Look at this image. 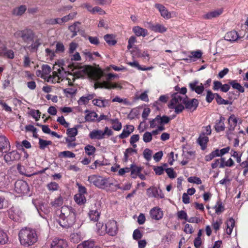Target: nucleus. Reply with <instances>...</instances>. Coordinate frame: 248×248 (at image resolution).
I'll list each match as a JSON object with an SVG mask.
<instances>
[{
  "label": "nucleus",
  "instance_id": "nucleus-53",
  "mask_svg": "<svg viewBox=\"0 0 248 248\" xmlns=\"http://www.w3.org/2000/svg\"><path fill=\"white\" fill-rule=\"evenodd\" d=\"M176 216L179 220H185L187 221L188 216L186 212L184 210H180L177 212Z\"/></svg>",
  "mask_w": 248,
  "mask_h": 248
},
{
  "label": "nucleus",
  "instance_id": "nucleus-56",
  "mask_svg": "<svg viewBox=\"0 0 248 248\" xmlns=\"http://www.w3.org/2000/svg\"><path fill=\"white\" fill-rule=\"evenodd\" d=\"M237 122L238 121L237 118L234 115H231L228 119V123L230 126L232 128H234L235 126H236Z\"/></svg>",
  "mask_w": 248,
  "mask_h": 248
},
{
  "label": "nucleus",
  "instance_id": "nucleus-9",
  "mask_svg": "<svg viewBox=\"0 0 248 248\" xmlns=\"http://www.w3.org/2000/svg\"><path fill=\"white\" fill-rule=\"evenodd\" d=\"M15 190L17 194L22 195L28 193L29 187L25 181L18 180L15 184Z\"/></svg>",
  "mask_w": 248,
  "mask_h": 248
},
{
  "label": "nucleus",
  "instance_id": "nucleus-32",
  "mask_svg": "<svg viewBox=\"0 0 248 248\" xmlns=\"http://www.w3.org/2000/svg\"><path fill=\"white\" fill-rule=\"evenodd\" d=\"M85 112L87 113V114L85 117L86 121L94 122L96 121L98 115L95 112L86 110Z\"/></svg>",
  "mask_w": 248,
  "mask_h": 248
},
{
  "label": "nucleus",
  "instance_id": "nucleus-44",
  "mask_svg": "<svg viewBox=\"0 0 248 248\" xmlns=\"http://www.w3.org/2000/svg\"><path fill=\"white\" fill-rule=\"evenodd\" d=\"M110 122L112 125V128L115 131H120L122 127V124L118 119H110Z\"/></svg>",
  "mask_w": 248,
  "mask_h": 248
},
{
  "label": "nucleus",
  "instance_id": "nucleus-42",
  "mask_svg": "<svg viewBox=\"0 0 248 248\" xmlns=\"http://www.w3.org/2000/svg\"><path fill=\"white\" fill-rule=\"evenodd\" d=\"M78 129L77 127L69 128L66 130V134L68 137L66 138L76 139L78 135Z\"/></svg>",
  "mask_w": 248,
  "mask_h": 248
},
{
  "label": "nucleus",
  "instance_id": "nucleus-35",
  "mask_svg": "<svg viewBox=\"0 0 248 248\" xmlns=\"http://www.w3.org/2000/svg\"><path fill=\"white\" fill-rule=\"evenodd\" d=\"M208 141V138L205 136L204 134L201 135L198 139V142L202 147V150H204L206 148V144Z\"/></svg>",
  "mask_w": 248,
  "mask_h": 248
},
{
  "label": "nucleus",
  "instance_id": "nucleus-60",
  "mask_svg": "<svg viewBox=\"0 0 248 248\" xmlns=\"http://www.w3.org/2000/svg\"><path fill=\"white\" fill-rule=\"evenodd\" d=\"M139 139L140 136L138 134L133 135L131 137L130 139V143L134 148L137 147V145L135 144V143L138 141Z\"/></svg>",
  "mask_w": 248,
  "mask_h": 248
},
{
  "label": "nucleus",
  "instance_id": "nucleus-5",
  "mask_svg": "<svg viewBox=\"0 0 248 248\" xmlns=\"http://www.w3.org/2000/svg\"><path fill=\"white\" fill-rule=\"evenodd\" d=\"M88 181L95 186L102 189H105L108 186H110L111 185H113V183H110L108 179L96 175L89 176L88 177Z\"/></svg>",
  "mask_w": 248,
  "mask_h": 248
},
{
  "label": "nucleus",
  "instance_id": "nucleus-10",
  "mask_svg": "<svg viewBox=\"0 0 248 248\" xmlns=\"http://www.w3.org/2000/svg\"><path fill=\"white\" fill-rule=\"evenodd\" d=\"M118 231L117 222L114 220H108L106 224V232L110 236H115Z\"/></svg>",
  "mask_w": 248,
  "mask_h": 248
},
{
  "label": "nucleus",
  "instance_id": "nucleus-61",
  "mask_svg": "<svg viewBox=\"0 0 248 248\" xmlns=\"http://www.w3.org/2000/svg\"><path fill=\"white\" fill-rule=\"evenodd\" d=\"M216 100L217 103L219 105H228L229 101L223 99L218 94L216 93Z\"/></svg>",
  "mask_w": 248,
  "mask_h": 248
},
{
  "label": "nucleus",
  "instance_id": "nucleus-54",
  "mask_svg": "<svg viewBox=\"0 0 248 248\" xmlns=\"http://www.w3.org/2000/svg\"><path fill=\"white\" fill-rule=\"evenodd\" d=\"M63 203V199L62 197H59L55 199L53 202H51V205L54 208H57L61 206Z\"/></svg>",
  "mask_w": 248,
  "mask_h": 248
},
{
  "label": "nucleus",
  "instance_id": "nucleus-22",
  "mask_svg": "<svg viewBox=\"0 0 248 248\" xmlns=\"http://www.w3.org/2000/svg\"><path fill=\"white\" fill-rule=\"evenodd\" d=\"M92 103L93 105L99 108H105L109 105V101L103 97H99L98 98L93 99Z\"/></svg>",
  "mask_w": 248,
  "mask_h": 248
},
{
  "label": "nucleus",
  "instance_id": "nucleus-55",
  "mask_svg": "<svg viewBox=\"0 0 248 248\" xmlns=\"http://www.w3.org/2000/svg\"><path fill=\"white\" fill-rule=\"evenodd\" d=\"M79 24V22H77L69 27V30L73 32V36H75L77 34V31H79L78 25Z\"/></svg>",
  "mask_w": 248,
  "mask_h": 248
},
{
  "label": "nucleus",
  "instance_id": "nucleus-15",
  "mask_svg": "<svg viewBox=\"0 0 248 248\" xmlns=\"http://www.w3.org/2000/svg\"><path fill=\"white\" fill-rule=\"evenodd\" d=\"M10 149V144L8 140L4 136H0V153H6Z\"/></svg>",
  "mask_w": 248,
  "mask_h": 248
},
{
  "label": "nucleus",
  "instance_id": "nucleus-62",
  "mask_svg": "<svg viewBox=\"0 0 248 248\" xmlns=\"http://www.w3.org/2000/svg\"><path fill=\"white\" fill-rule=\"evenodd\" d=\"M47 187L49 191H54L58 189L59 185L56 182H52L47 184Z\"/></svg>",
  "mask_w": 248,
  "mask_h": 248
},
{
  "label": "nucleus",
  "instance_id": "nucleus-38",
  "mask_svg": "<svg viewBox=\"0 0 248 248\" xmlns=\"http://www.w3.org/2000/svg\"><path fill=\"white\" fill-rule=\"evenodd\" d=\"M88 215L91 220L97 221L99 219L100 213L97 209L91 210L89 211Z\"/></svg>",
  "mask_w": 248,
  "mask_h": 248
},
{
  "label": "nucleus",
  "instance_id": "nucleus-57",
  "mask_svg": "<svg viewBox=\"0 0 248 248\" xmlns=\"http://www.w3.org/2000/svg\"><path fill=\"white\" fill-rule=\"evenodd\" d=\"M52 142L50 140H46L42 139H39V147L41 149H44L47 146L51 145Z\"/></svg>",
  "mask_w": 248,
  "mask_h": 248
},
{
  "label": "nucleus",
  "instance_id": "nucleus-16",
  "mask_svg": "<svg viewBox=\"0 0 248 248\" xmlns=\"http://www.w3.org/2000/svg\"><path fill=\"white\" fill-rule=\"evenodd\" d=\"M147 193L149 197L161 199L164 197V195L161 189L156 187H152L147 189Z\"/></svg>",
  "mask_w": 248,
  "mask_h": 248
},
{
  "label": "nucleus",
  "instance_id": "nucleus-51",
  "mask_svg": "<svg viewBox=\"0 0 248 248\" xmlns=\"http://www.w3.org/2000/svg\"><path fill=\"white\" fill-rule=\"evenodd\" d=\"M8 241V237L7 233L3 230H0V244L4 245Z\"/></svg>",
  "mask_w": 248,
  "mask_h": 248
},
{
  "label": "nucleus",
  "instance_id": "nucleus-50",
  "mask_svg": "<svg viewBox=\"0 0 248 248\" xmlns=\"http://www.w3.org/2000/svg\"><path fill=\"white\" fill-rule=\"evenodd\" d=\"M8 182V177L3 172L0 173V187H4Z\"/></svg>",
  "mask_w": 248,
  "mask_h": 248
},
{
  "label": "nucleus",
  "instance_id": "nucleus-27",
  "mask_svg": "<svg viewBox=\"0 0 248 248\" xmlns=\"http://www.w3.org/2000/svg\"><path fill=\"white\" fill-rule=\"evenodd\" d=\"M130 175L133 178H136L140 173L142 168L140 167L136 166L134 164H132L130 166Z\"/></svg>",
  "mask_w": 248,
  "mask_h": 248
},
{
  "label": "nucleus",
  "instance_id": "nucleus-3",
  "mask_svg": "<svg viewBox=\"0 0 248 248\" xmlns=\"http://www.w3.org/2000/svg\"><path fill=\"white\" fill-rule=\"evenodd\" d=\"M63 62H58V63L54 65L53 71L52 72V78L48 80L52 81L51 83H55L61 81H66L69 85H71L73 81H71L69 78H67V76L69 75L67 73L62 66Z\"/></svg>",
  "mask_w": 248,
  "mask_h": 248
},
{
  "label": "nucleus",
  "instance_id": "nucleus-36",
  "mask_svg": "<svg viewBox=\"0 0 248 248\" xmlns=\"http://www.w3.org/2000/svg\"><path fill=\"white\" fill-rule=\"evenodd\" d=\"M102 75V72L99 70H92L89 73L90 78L95 80L100 79Z\"/></svg>",
  "mask_w": 248,
  "mask_h": 248
},
{
  "label": "nucleus",
  "instance_id": "nucleus-45",
  "mask_svg": "<svg viewBox=\"0 0 248 248\" xmlns=\"http://www.w3.org/2000/svg\"><path fill=\"white\" fill-rule=\"evenodd\" d=\"M74 200L78 204H82L85 203L86 199L85 195L78 193L75 195Z\"/></svg>",
  "mask_w": 248,
  "mask_h": 248
},
{
  "label": "nucleus",
  "instance_id": "nucleus-8",
  "mask_svg": "<svg viewBox=\"0 0 248 248\" xmlns=\"http://www.w3.org/2000/svg\"><path fill=\"white\" fill-rule=\"evenodd\" d=\"M15 35L17 37H21L26 43L30 42L36 38L35 33L31 29L18 31L15 33Z\"/></svg>",
  "mask_w": 248,
  "mask_h": 248
},
{
  "label": "nucleus",
  "instance_id": "nucleus-59",
  "mask_svg": "<svg viewBox=\"0 0 248 248\" xmlns=\"http://www.w3.org/2000/svg\"><path fill=\"white\" fill-rule=\"evenodd\" d=\"M104 39L109 45H114L116 43V42L114 39L113 36L110 34H107L105 35Z\"/></svg>",
  "mask_w": 248,
  "mask_h": 248
},
{
  "label": "nucleus",
  "instance_id": "nucleus-33",
  "mask_svg": "<svg viewBox=\"0 0 248 248\" xmlns=\"http://www.w3.org/2000/svg\"><path fill=\"white\" fill-rule=\"evenodd\" d=\"M229 83L233 89L237 90L241 93L245 92L244 88L236 80H230Z\"/></svg>",
  "mask_w": 248,
  "mask_h": 248
},
{
  "label": "nucleus",
  "instance_id": "nucleus-26",
  "mask_svg": "<svg viewBox=\"0 0 248 248\" xmlns=\"http://www.w3.org/2000/svg\"><path fill=\"white\" fill-rule=\"evenodd\" d=\"M77 248H101L99 246L95 245L94 241L93 240L84 241L81 243L78 244Z\"/></svg>",
  "mask_w": 248,
  "mask_h": 248
},
{
  "label": "nucleus",
  "instance_id": "nucleus-21",
  "mask_svg": "<svg viewBox=\"0 0 248 248\" xmlns=\"http://www.w3.org/2000/svg\"><path fill=\"white\" fill-rule=\"evenodd\" d=\"M155 7L158 10L161 16L164 18L169 19L172 17V14L169 12L163 5L160 4H156Z\"/></svg>",
  "mask_w": 248,
  "mask_h": 248
},
{
  "label": "nucleus",
  "instance_id": "nucleus-46",
  "mask_svg": "<svg viewBox=\"0 0 248 248\" xmlns=\"http://www.w3.org/2000/svg\"><path fill=\"white\" fill-rule=\"evenodd\" d=\"M214 209L215 210V213L217 215H219L224 210V207L222 205V202L218 201L214 206Z\"/></svg>",
  "mask_w": 248,
  "mask_h": 248
},
{
  "label": "nucleus",
  "instance_id": "nucleus-14",
  "mask_svg": "<svg viewBox=\"0 0 248 248\" xmlns=\"http://www.w3.org/2000/svg\"><path fill=\"white\" fill-rule=\"evenodd\" d=\"M30 44V42L27 43V45L24 47L26 50H28L31 52H34L37 51L38 47L41 44V40L39 38H36L32 41Z\"/></svg>",
  "mask_w": 248,
  "mask_h": 248
},
{
  "label": "nucleus",
  "instance_id": "nucleus-48",
  "mask_svg": "<svg viewBox=\"0 0 248 248\" xmlns=\"http://www.w3.org/2000/svg\"><path fill=\"white\" fill-rule=\"evenodd\" d=\"M222 224V220L221 218H218L216 220L213 221L212 226L216 232H217L219 230Z\"/></svg>",
  "mask_w": 248,
  "mask_h": 248
},
{
  "label": "nucleus",
  "instance_id": "nucleus-17",
  "mask_svg": "<svg viewBox=\"0 0 248 248\" xmlns=\"http://www.w3.org/2000/svg\"><path fill=\"white\" fill-rule=\"evenodd\" d=\"M163 212L158 207H154L150 211L151 217L155 220L161 219L163 217Z\"/></svg>",
  "mask_w": 248,
  "mask_h": 248
},
{
  "label": "nucleus",
  "instance_id": "nucleus-19",
  "mask_svg": "<svg viewBox=\"0 0 248 248\" xmlns=\"http://www.w3.org/2000/svg\"><path fill=\"white\" fill-rule=\"evenodd\" d=\"M20 158V154L16 151L9 152L4 156V160L7 163L17 160Z\"/></svg>",
  "mask_w": 248,
  "mask_h": 248
},
{
  "label": "nucleus",
  "instance_id": "nucleus-11",
  "mask_svg": "<svg viewBox=\"0 0 248 248\" xmlns=\"http://www.w3.org/2000/svg\"><path fill=\"white\" fill-rule=\"evenodd\" d=\"M9 215L11 219L16 221H21L23 215L18 208H12L9 211Z\"/></svg>",
  "mask_w": 248,
  "mask_h": 248
},
{
  "label": "nucleus",
  "instance_id": "nucleus-49",
  "mask_svg": "<svg viewBox=\"0 0 248 248\" xmlns=\"http://www.w3.org/2000/svg\"><path fill=\"white\" fill-rule=\"evenodd\" d=\"M96 230L97 233L100 235H102L106 233V226H104L103 223L102 222H98L96 224Z\"/></svg>",
  "mask_w": 248,
  "mask_h": 248
},
{
  "label": "nucleus",
  "instance_id": "nucleus-7",
  "mask_svg": "<svg viewBox=\"0 0 248 248\" xmlns=\"http://www.w3.org/2000/svg\"><path fill=\"white\" fill-rule=\"evenodd\" d=\"M171 118L167 116L157 115L155 119L150 121V127L151 128H158L160 126H164V124H168Z\"/></svg>",
  "mask_w": 248,
  "mask_h": 248
},
{
  "label": "nucleus",
  "instance_id": "nucleus-63",
  "mask_svg": "<svg viewBox=\"0 0 248 248\" xmlns=\"http://www.w3.org/2000/svg\"><path fill=\"white\" fill-rule=\"evenodd\" d=\"M216 97V93H213L211 91H207L206 100L208 103H211Z\"/></svg>",
  "mask_w": 248,
  "mask_h": 248
},
{
  "label": "nucleus",
  "instance_id": "nucleus-43",
  "mask_svg": "<svg viewBox=\"0 0 248 248\" xmlns=\"http://www.w3.org/2000/svg\"><path fill=\"white\" fill-rule=\"evenodd\" d=\"M82 239L83 237L80 232L73 233L70 235L71 241L74 243H78Z\"/></svg>",
  "mask_w": 248,
  "mask_h": 248
},
{
  "label": "nucleus",
  "instance_id": "nucleus-28",
  "mask_svg": "<svg viewBox=\"0 0 248 248\" xmlns=\"http://www.w3.org/2000/svg\"><path fill=\"white\" fill-rule=\"evenodd\" d=\"M225 40L230 42L236 41L238 38L239 36L238 33L234 31H232L227 32L225 37Z\"/></svg>",
  "mask_w": 248,
  "mask_h": 248
},
{
  "label": "nucleus",
  "instance_id": "nucleus-13",
  "mask_svg": "<svg viewBox=\"0 0 248 248\" xmlns=\"http://www.w3.org/2000/svg\"><path fill=\"white\" fill-rule=\"evenodd\" d=\"M189 53L187 57L184 59V61L188 62H196L198 60L200 59L202 55V52L200 50L191 51Z\"/></svg>",
  "mask_w": 248,
  "mask_h": 248
},
{
  "label": "nucleus",
  "instance_id": "nucleus-29",
  "mask_svg": "<svg viewBox=\"0 0 248 248\" xmlns=\"http://www.w3.org/2000/svg\"><path fill=\"white\" fill-rule=\"evenodd\" d=\"M150 28L154 31L159 33H164L167 30L166 27L163 25L160 24H156L153 25L150 23Z\"/></svg>",
  "mask_w": 248,
  "mask_h": 248
},
{
  "label": "nucleus",
  "instance_id": "nucleus-64",
  "mask_svg": "<svg viewBox=\"0 0 248 248\" xmlns=\"http://www.w3.org/2000/svg\"><path fill=\"white\" fill-rule=\"evenodd\" d=\"M153 139L152 134L149 132H146L143 135V140L147 143L150 142Z\"/></svg>",
  "mask_w": 248,
  "mask_h": 248
},
{
  "label": "nucleus",
  "instance_id": "nucleus-18",
  "mask_svg": "<svg viewBox=\"0 0 248 248\" xmlns=\"http://www.w3.org/2000/svg\"><path fill=\"white\" fill-rule=\"evenodd\" d=\"M42 73L41 75V78L46 80L47 82H51L52 81H49L48 80L51 78H52V75H50L51 71L50 67L47 65L44 64L42 66Z\"/></svg>",
  "mask_w": 248,
  "mask_h": 248
},
{
  "label": "nucleus",
  "instance_id": "nucleus-52",
  "mask_svg": "<svg viewBox=\"0 0 248 248\" xmlns=\"http://www.w3.org/2000/svg\"><path fill=\"white\" fill-rule=\"evenodd\" d=\"M85 153L88 155H93L96 151L95 148L91 145L88 144L84 148Z\"/></svg>",
  "mask_w": 248,
  "mask_h": 248
},
{
  "label": "nucleus",
  "instance_id": "nucleus-23",
  "mask_svg": "<svg viewBox=\"0 0 248 248\" xmlns=\"http://www.w3.org/2000/svg\"><path fill=\"white\" fill-rule=\"evenodd\" d=\"M134 130V127L132 125H126L123 130L122 133L119 135L120 139H124L128 137Z\"/></svg>",
  "mask_w": 248,
  "mask_h": 248
},
{
  "label": "nucleus",
  "instance_id": "nucleus-34",
  "mask_svg": "<svg viewBox=\"0 0 248 248\" xmlns=\"http://www.w3.org/2000/svg\"><path fill=\"white\" fill-rule=\"evenodd\" d=\"M77 15L76 12H74L69 14L68 15L65 16L62 18H59V21L60 22V25H62L63 23L69 21L70 20L73 19Z\"/></svg>",
  "mask_w": 248,
  "mask_h": 248
},
{
  "label": "nucleus",
  "instance_id": "nucleus-2",
  "mask_svg": "<svg viewBox=\"0 0 248 248\" xmlns=\"http://www.w3.org/2000/svg\"><path fill=\"white\" fill-rule=\"evenodd\" d=\"M20 244L28 247L34 245L38 240L36 231L30 228L22 229L18 233Z\"/></svg>",
  "mask_w": 248,
  "mask_h": 248
},
{
  "label": "nucleus",
  "instance_id": "nucleus-30",
  "mask_svg": "<svg viewBox=\"0 0 248 248\" xmlns=\"http://www.w3.org/2000/svg\"><path fill=\"white\" fill-rule=\"evenodd\" d=\"M132 31L137 36H142L145 37L148 35V31L146 29L138 26L134 27Z\"/></svg>",
  "mask_w": 248,
  "mask_h": 248
},
{
  "label": "nucleus",
  "instance_id": "nucleus-24",
  "mask_svg": "<svg viewBox=\"0 0 248 248\" xmlns=\"http://www.w3.org/2000/svg\"><path fill=\"white\" fill-rule=\"evenodd\" d=\"M199 102L196 99H192L188 100V98L186 100L185 105L186 108L189 110L193 111L197 108Z\"/></svg>",
  "mask_w": 248,
  "mask_h": 248
},
{
  "label": "nucleus",
  "instance_id": "nucleus-41",
  "mask_svg": "<svg viewBox=\"0 0 248 248\" xmlns=\"http://www.w3.org/2000/svg\"><path fill=\"white\" fill-rule=\"evenodd\" d=\"M235 221L234 219L232 218H230L226 222V233L228 235H230L232 232V229L234 226Z\"/></svg>",
  "mask_w": 248,
  "mask_h": 248
},
{
  "label": "nucleus",
  "instance_id": "nucleus-6",
  "mask_svg": "<svg viewBox=\"0 0 248 248\" xmlns=\"http://www.w3.org/2000/svg\"><path fill=\"white\" fill-rule=\"evenodd\" d=\"M118 77V76L117 74L109 73L107 76L106 81L95 82L94 85V88H105L107 89H114L116 88H121V86L118 85L116 83H111L110 81L112 78Z\"/></svg>",
  "mask_w": 248,
  "mask_h": 248
},
{
  "label": "nucleus",
  "instance_id": "nucleus-39",
  "mask_svg": "<svg viewBox=\"0 0 248 248\" xmlns=\"http://www.w3.org/2000/svg\"><path fill=\"white\" fill-rule=\"evenodd\" d=\"M26 10V6L22 5L19 7L14 8L13 10V14L15 16H20L22 15Z\"/></svg>",
  "mask_w": 248,
  "mask_h": 248
},
{
  "label": "nucleus",
  "instance_id": "nucleus-58",
  "mask_svg": "<svg viewBox=\"0 0 248 248\" xmlns=\"http://www.w3.org/2000/svg\"><path fill=\"white\" fill-rule=\"evenodd\" d=\"M76 139L71 138H65V142L67 144V146L68 148H74L76 145L77 143L75 142Z\"/></svg>",
  "mask_w": 248,
  "mask_h": 248
},
{
  "label": "nucleus",
  "instance_id": "nucleus-25",
  "mask_svg": "<svg viewBox=\"0 0 248 248\" xmlns=\"http://www.w3.org/2000/svg\"><path fill=\"white\" fill-rule=\"evenodd\" d=\"M223 12L222 9H218L214 11H212L207 13L203 15L204 19H212L213 18L217 17L219 16Z\"/></svg>",
  "mask_w": 248,
  "mask_h": 248
},
{
  "label": "nucleus",
  "instance_id": "nucleus-40",
  "mask_svg": "<svg viewBox=\"0 0 248 248\" xmlns=\"http://www.w3.org/2000/svg\"><path fill=\"white\" fill-rule=\"evenodd\" d=\"M224 120H225V118L224 117H220V119L216 124L215 129L217 132H220L221 131H223L224 130V129H225V124L224 123Z\"/></svg>",
  "mask_w": 248,
  "mask_h": 248
},
{
  "label": "nucleus",
  "instance_id": "nucleus-37",
  "mask_svg": "<svg viewBox=\"0 0 248 248\" xmlns=\"http://www.w3.org/2000/svg\"><path fill=\"white\" fill-rule=\"evenodd\" d=\"M136 154H137V150L136 149L132 148L126 149L124 153V161L127 162L130 159V156Z\"/></svg>",
  "mask_w": 248,
  "mask_h": 248
},
{
  "label": "nucleus",
  "instance_id": "nucleus-4",
  "mask_svg": "<svg viewBox=\"0 0 248 248\" xmlns=\"http://www.w3.org/2000/svg\"><path fill=\"white\" fill-rule=\"evenodd\" d=\"M187 99L186 95L176 93L172 95V98L168 105L170 108L174 109L177 114L181 113L184 109V104Z\"/></svg>",
  "mask_w": 248,
  "mask_h": 248
},
{
  "label": "nucleus",
  "instance_id": "nucleus-1",
  "mask_svg": "<svg viewBox=\"0 0 248 248\" xmlns=\"http://www.w3.org/2000/svg\"><path fill=\"white\" fill-rule=\"evenodd\" d=\"M59 224L63 228L72 227L76 221V215L71 207L63 206L58 219Z\"/></svg>",
  "mask_w": 248,
  "mask_h": 248
},
{
  "label": "nucleus",
  "instance_id": "nucleus-47",
  "mask_svg": "<svg viewBox=\"0 0 248 248\" xmlns=\"http://www.w3.org/2000/svg\"><path fill=\"white\" fill-rule=\"evenodd\" d=\"M221 163L219 165L220 168H224V167H232L234 165V162L232 158H229L227 161H225V158L221 157Z\"/></svg>",
  "mask_w": 248,
  "mask_h": 248
},
{
  "label": "nucleus",
  "instance_id": "nucleus-20",
  "mask_svg": "<svg viewBox=\"0 0 248 248\" xmlns=\"http://www.w3.org/2000/svg\"><path fill=\"white\" fill-rule=\"evenodd\" d=\"M67 246V242L62 239L54 238L50 244V248H65Z\"/></svg>",
  "mask_w": 248,
  "mask_h": 248
},
{
  "label": "nucleus",
  "instance_id": "nucleus-31",
  "mask_svg": "<svg viewBox=\"0 0 248 248\" xmlns=\"http://www.w3.org/2000/svg\"><path fill=\"white\" fill-rule=\"evenodd\" d=\"M89 137L92 140H102L104 139L103 131L101 130H93L89 134Z\"/></svg>",
  "mask_w": 248,
  "mask_h": 248
},
{
  "label": "nucleus",
  "instance_id": "nucleus-12",
  "mask_svg": "<svg viewBox=\"0 0 248 248\" xmlns=\"http://www.w3.org/2000/svg\"><path fill=\"white\" fill-rule=\"evenodd\" d=\"M189 87L191 91H194L198 94H201L204 90V87L202 83L198 80H194L190 82Z\"/></svg>",
  "mask_w": 248,
  "mask_h": 248
}]
</instances>
